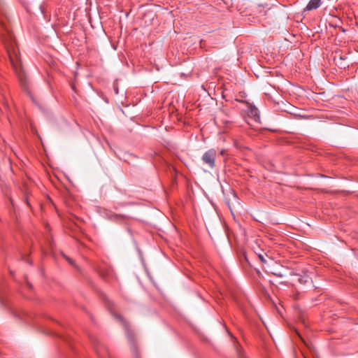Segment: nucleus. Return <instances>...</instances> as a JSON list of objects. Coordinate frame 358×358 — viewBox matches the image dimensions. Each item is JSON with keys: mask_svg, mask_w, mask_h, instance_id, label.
I'll return each instance as SVG.
<instances>
[{"mask_svg": "<svg viewBox=\"0 0 358 358\" xmlns=\"http://www.w3.org/2000/svg\"><path fill=\"white\" fill-rule=\"evenodd\" d=\"M98 272L103 278H106L112 274V271L108 267L99 268Z\"/></svg>", "mask_w": 358, "mask_h": 358, "instance_id": "7", "label": "nucleus"}, {"mask_svg": "<svg viewBox=\"0 0 358 358\" xmlns=\"http://www.w3.org/2000/svg\"><path fill=\"white\" fill-rule=\"evenodd\" d=\"M224 153H225V150H222L220 151V155H224Z\"/></svg>", "mask_w": 358, "mask_h": 358, "instance_id": "14", "label": "nucleus"}, {"mask_svg": "<svg viewBox=\"0 0 358 358\" xmlns=\"http://www.w3.org/2000/svg\"><path fill=\"white\" fill-rule=\"evenodd\" d=\"M164 146L169 150H170L172 148V145L170 142H167L166 144L164 145Z\"/></svg>", "mask_w": 358, "mask_h": 358, "instance_id": "13", "label": "nucleus"}, {"mask_svg": "<svg viewBox=\"0 0 358 358\" xmlns=\"http://www.w3.org/2000/svg\"><path fill=\"white\" fill-rule=\"evenodd\" d=\"M113 315L122 324L131 352L135 358H138V346L135 334L121 315L116 313H113Z\"/></svg>", "mask_w": 358, "mask_h": 358, "instance_id": "2", "label": "nucleus"}, {"mask_svg": "<svg viewBox=\"0 0 358 358\" xmlns=\"http://www.w3.org/2000/svg\"><path fill=\"white\" fill-rule=\"evenodd\" d=\"M64 257L69 262V264L74 265V262L71 259L69 258L68 257H66L65 255H64Z\"/></svg>", "mask_w": 358, "mask_h": 358, "instance_id": "12", "label": "nucleus"}, {"mask_svg": "<svg viewBox=\"0 0 358 358\" xmlns=\"http://www.w3.org/2000/svg\"><path fill=\"white\" fill-rule=\"evenodd\" d=\"M159 2H160V1H159V0H158V3H159Z\"/></svg>", "mask_w": 358, "mask_h": 358, "instance_id": "17", "label": "nucleus"}, {"mask_svg": "<svg viewBox=\"0 0 358 358\" xmlns=\"http://www.w3.org/2000/svg\"><path fill=\"white\" fill-rule=\"evenodd\" d=\"M90 339L94 345L97 355L100 358H105L108 354L106 346L95 336H90Z\"/></svg>", "mask_w": 358, "mask_h": 358, "instance_id": "3", "label": "nucleus"}, {"mask_svg": "<svg viewBox=\"0 0 358 358\" xmlns=\"http://www.w3.org/2000/svg\"><path fill=\"white\" fill-rule=\"evenodd\" d=\"M280 284L286 285V283L285 282H281Z\"/></svg>", "mask_w": 358, "mask_h": 358, "instance_id": "15", "label": "nucleus"}, {"mask_svg": "<svg viewBox=\"0 0 358 358\" xmlns=\"http://www.w3.org/2000/svg\"><path fill=\"white\" fill-rule=\"evenodd\" d=\"M308 277H300L299 278V282L301 284H305L308 282Z\"/></svg>", "mask_w": 358, "mask_h": 358, "instance_id": "10", "label": "nucleus"}, {"mask_svg": "<svg viewBox=\"0 0 358 358\" xmlns=\"http://www.w3.org/2000/svg\"><path fill=\"white\" fill-rule=\"evenodd\" d=\"M290 275H294V273L292 271H291Z\"/></svg>", "mask_w": 358, "mask_h": 358, "instance_id": "16", "label": "nucleus"}, {"mask_svg": "<svg viewBox=\"0 0 358 358\" xmlns=\"http://www.w3.org/2000/svg\"><path fill=\"white\" fill-rule=\"evenodd\" d=\"M258 257H259V259H260V261L262 263H266V259H265V258H264L263 255H262V254L258 255Z\"/></svg>", "mask_w": 358, "mask_h": 358, "instance_id": "11", "label": "nucleus"}, {"mask_svg": "<svg viewBox=\"0 0 358 358\" xmlns=\"http://www.w3.org/2000/svg\"><path fill=\"white\" fill-rule=\"evenodd\" d=\"M236 354H237L238 358H247V357L245 355L244 352L243 351L241 348H240L238 346H236Z\"/></svg>", "mask_w": 358, "mask_h": 358, "instance_id": "8", "label": "nucleus"}, {"mask_svg": "<svg viewBox=\"0 0 358 358\" xmlns=\"http://www.w3.org/2000/svg\"><path fill=\"white\" fill-rule=\"evenodd\" d=\"M271 274L276 277H279V278H282L285 275V274L283 272L278 271V270L271 271Z\"/></svg>", "mask_w": 358, "mask_h": 358, "instance_id": "9", "label": "nucleus"}, {"mask_svg": "<svg viewBox=\"0 0 358 358\" xmlns=\"http://www.w3.org/2000/svg\"><path fill=\"white\" fill-rule=\"evenodd\" d=\"M1 28L5 31V33L2 32L1 34L2 41L6 47L12 67L18 78L21 86L27 90L28 88V80L22 64L18 48L16 45L13 34L7 28H4L3 25Z\"/></svg>", "mask_w": 358, "mask_h": 358, "instance_id": "1", "label": "nucleus"}, {"mask_svg": "<svg viewBox=\"0 0 358 358\" xmlns=\"http://www.w3.org/2000/svg\"><path fill=\"white\" fill-rule=\"evenodd\" d=\"M237 101H239L241 103H245L247 106V114L248 115L252 118L256 122H259L260 116L259 115V110L258 109L252 104L250 103L249 102L244 101V100H238L236 99Z\"/></svg>", "mask_w": 358, "mask_h": 358, "instance_id": "5", "label": "nucleus"}, {"mask_svg": "<svg viewBox=\"0 0 358 358\" xmlns=\"http://www.w3.org/2000/svg\"><path fill=\"white\" fill-rule=\"evenodd\" d=\"M216 150L215 149H210L207 150L202 156V161L204 164H207L210 169L215 166V157Z\"/></svg>", "mask_w": 358, "mask_h": 358, "instance_id": "4", "label": "nucleus"}, {"mask_svg": "<svg viewBox=\"0 0 358 358\" xmlns=\"http://www.w3.org/2000/svg\"><path fill=\"white\" fill-rule=\"evenodd\" d=\"M322 0H310L307 6L304 8L303 12H308L318 8L321 5Z\"/></svg>", "mask_w": 358, "mask_h": 358, "instance_id": "6", "label": "nucleus"}]
</instances>
